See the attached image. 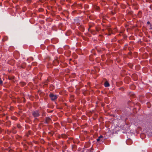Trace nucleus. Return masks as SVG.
<instances>
[{
	"label": "nucleus",
	"instance_id": "nucleus-1",
	"mask_svg": "<svg viewBox=\"0 0 152 152\" xmlns=\"http://www.w3.org/2000/svg\"><path fill=\"white\" fill-rule=\"evenodd\" d=\"M49 96L52 100H54L57 98V96L52 93L50 94Z\"/></svg>",
	"mask_w": 152,
	"mask_h": 152
},
{
	"label": "nucleus",
	"instance_id": "nucleus-2",
	"mask_svg": "<svg viewBox=\"0 0 152 152\" xmlns=\"http://www.w3.org/2000/svg\"><path fill=\"white\" fill-rule=\"evenodd\" d=\"M32 115L34 117L39 116L40 115V114L39 111L36 110L33 111L32 112Z\"/></svg>",
	"mask_w": 152,
	"mask_h": 152
},
{
	"label": "nucleus",
	"instance_id": "nucleus-3",
	"mask_svg": "<svg viewBox=\"0 0 152 152\" xmlns=\"http://www.w3.org/2000/svg\"><path fill=\"white\" fill-rule=\"evenodd\" d=\"M126 142L127 144L130 145L132 143V142L131 140L128 139L126 141Z\"/></svg>",
	"mask_w": 152,
	"mask_h": 152
},
{
	"label": "nucleus",
	"instance_id": "nucleus-4",
	"mask_svg": "<svg viewBox=\"0 0 152 152\" xmlns=\"http://www.w3.org/2000/svg\"><path fill=\"white\" fill-rule=\"evenodd\" d=\"M50 118L49 117H47L45 121V123L48 124L50 121Z\"/></svg>",
	"mask_w": 152,
	"mask_h": 152
},
{
	"label": "nucleus",
	"instance_id": "nucleus-5",
	"mask_svg": "<svg viewBox=\"0 0 152 152\" xmlns=\"http://www.w3.org/2000/svg\"><path fill=\"white\" fill-rule=\"evenodd\" d=\"M96 140L97 141H100L101 142H103L104 141V139L99 138V137L96 139Z\"/></svg>",
	"mask_w": 152,
	"mask_h": 152
},
{
	"label": "nucleus",
	"instance_id": "nucleus-6",
	"mask_svg": "<svg viewBox=\"0 0 152 152\" xmlns=\"http://www.w3.org/2000/svg\"><path fill=\"white\" fill-rule=\"evenodd\" d=\"M104 86L106 87H108L109 86V84L107 82H105L104 83Z\"/></svg>",
	"mask_w": 152,
	"mask_h": 152
},
{
	"label": "nucleus",
	"instance_id": "nucleus-7",
	"mask_svg": "<svg viewBox=\"0 0 152 152\" xmlns=\"http://www.w3.org/2000/svg\"><path fill=\"white\" fill-rule=\"evenodd\" d=\"M107 30L109 31V32L110 33L109 34V35H110V33L111 32L112 29L110 28H107Z\"/></svg>",
	"mask_w": 152,
	"mask_h": 152
},
{
	"label": "nucleus",
	"instance_id": "nucleus-8",
	"mask_svg": "<svg viewBox=\"0 0 152 152\" xmlns=\"http://www.w3.org/2000/svg\"><path fill=\"white\" fill-rule=\"evenodd\" d=\"M99 138H100L102 139H104L103 138V136L102 135L100 136L99 137Z\"/></svg>",
	"mask_w": 152,
	"mask_h": 152
},
{
	"label": "nucleus",
	"instance_id": "nucleus-9",
	"mask_svg": "<svg viewBox=\"0 0 152 152\" xmlns=\"http://www.w3.org/2000/svg\"><path fill=\"white\" fill-rule=\"evenodd\" d=\"M2 83V81L0 78V84H1Z\"/></svg>",
	"mask_w": 152,
	"mask_h": 152
},
{
	"label": "nucleus",
	"instance_id": "nucleus-10",
	"mask_svg": "<svg viewBox=\"0 0 152 152\" xmlns=\"http://www.w3.org/2000/svg\"><path fill=\"white\" fill-rule=\"evenodd\" d=\"M96 9H97V10H98L99 9V7H96Z\"/></svg>",
	"mask_w": 152,
	"mask_h": 152
},
{
	"label": "nucleus",
	"instance_id": "nucleus-11",
	"mask_svg": "<svg viewBox=\"0 0 152 152\" xmlns=\"http://www.w3.org/2000/svg\"><path fill=\"white\" fill-rule=\"evenodd\" d=\"M149 23H150V22H149V21H148V22H147V23H148V24H149Z\"/></svg>",
	"mask_w": 152,
	"mask_h": 152
}]
</instances>
